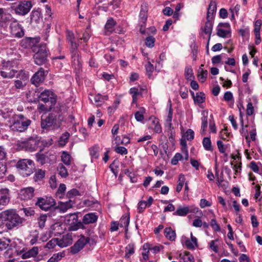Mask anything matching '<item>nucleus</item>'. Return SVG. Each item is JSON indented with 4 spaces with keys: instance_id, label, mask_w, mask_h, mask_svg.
Instances as JSON below:
<instances>
[{
    "instance_id": "obj_27",
    "label": "nucleus",
    "mask_w": 262,
    "mask_h": 262,
    "mask_svg": "<svg viewBox=\"0 0 262 262\" xmlns=\"http://www.w3.org/2000/svg\"><path fill=\"white\" fill-rule=\"evenodd\" d=\"M130 222L129 213L123 215L120 219L119 224L120 227H125V232L128 231V227Z\"/></svg>"
},
{
    "instance_id": "obj_46",
    "label": "nucleus",
    "mask_w": 262,
    "mask_h": 262,
    "mask_svg": "<svg viewBox=\"0 0 262 262\" xmlns=\"http://www.w3.org/2000/svg\"><path fill=\"white\" fill-rule=\"evenodd\" d=\"M155 42L156 39L152 35H149L145 39V45L149 48H152L155 46Z\"/></svg>"
},
{
    "instance_id": "obj_5",
    "label": "nucleus",
    "mask_w": 262,
    "mask_h": 262,
    "mask_svg": "<svg viewBox=\"0 0 262 262\" xmlns=\"http://www.w3.org/2000/svg\"><path fill=\"white\" fill-rule=\"evenodd\" d=\"M31 123L30 119L23 115L19 114L13 118V122L10 127L14 132H23L27 129Z\"/></svg>"
},
{
    "instance_id": "obj_30",
    "label": "nucleus",
    "mask_w": 262,
    "mask_h": 262,
    "mask_svg": "<svg viewBox=\"0 0 262 262\" xmlns=\"http://www.w3.org/2000/svg\"><path fill=\"white\" fill-rule=\"evenodd\" d=\"M164 235L167 239L171 241H175L176 234L171 227H166L164 229Z\"/></svg>"
},
{
    "instance_id": "obj_23",
    "label": "nucleus",
    "mask_w": 262,
    "mask_h": 262,
    "mask_svg": "<svg viewBox=\"0 0 262 262\" xmlns=\"http://www.w3.org/2000/svg\"><path fill=\"white\" fill-rule=\"evenodd\" d=\"M30 20L31 23L39 24L40 22L41 17V9L40 8L33 9L30 14Z\"/></svg>"
},
{
    "instance_id": "obj_39",
    "label": "nucleus",
    "mask_w": 262,
    "mask_h": 262,
    "mask_svg": "<svg viewBox=\"0 0 262 262\" xmlns=\"http://www.w3.org/2000/svg\"><path fill=\"white\" fill-rule=\"evenodd\" d=\"M185 77L186 80H191L194 79L192 69L190 67H186L185 68Z\"/></svg>"
},
{
    "instance_id": "obj_50",
    "label": "nucleus",
    "mask_w": 262,
    "mask_h": 262,
    "mask_svg": "<svg viewBox=\"0 0 262 262\" xmlns=\"http://www.w3.org/2000/svg\"><path fill=\"white\" fill-rule=\"evenodd\" d=\"M229 34H231V31L230 30H225L221 28L217 27L216 34L218 36L222 38H225Z\"/></svg>"
},
{
    "instance_id": "obj_4",
    "label": "nucleus",
    "mask_w": 262,
    "mask_h": 262,
    "mask_svg": "<svg viewBox=\"0 0 262 262\" xmlns=\"http://www.w3.org/2000/svg\"><path fill=\"white\" fill-rule=\"evenodd\" d=\"M35 93H36L37 97H34V102L41 101L46 103L48 102L50 103L49 106V110L54 107L57 102V95L49 90H45L43 92L39 93L35 91Z\"/></svg>"
},
{
    "instance_id": "obj_11",
    "label": "nucleus",
    "mask_w": 262,
    "mask_h": 262,
    "mask_svg": "<svg viewBox=\"0 0 262 262\" xmlns=\"http://www.w3.org/2000/svg\"><path fill=\"white\" fill-rule=\"evenodd\" d=\"M18 170L23 171L24 174L29 176L33 173L34 164L31 160L21 159L19 160L15 165Z\"/></svg>"
},
{
    "instance_id": "obj_9",
    "label": "nucleus",
    "mask_w": 262,
    "mask_h": 262,
    "mask_svg": "<svg viewBox=\"0 0 262 262\" xmlns=\"http://www.w3.org/2000/svg\"><path fill=\"white\" fill-rule=\"evenodd\" d=\"M64 222L68 226L69 231H75L80 228H84L81 221L78 220L77 213H70L65 216Z\"/></svg>"
},
{
    "instance_id": "obj_17",
    "label": "nucleus",
    "mask_w": 262,
    "mask_h": 262,
    "mask_svg": "<svg viewBox=\"0 0 262 262\" xmlns=\"http://www.w3.org/2000/svg\"><path fill=\"white\" fill-rule=\"evenodd\" d=\"M98 219V215L96 212H90L83 216L81 223H82L83 226H86L96 223Z\"/></svg>"
},
{
    "instance_id": "obj_59",
    "label": "nucleus",
    "mask_w": 262,
    "mask_h": 262,
    "mask_svg": "<svg viewBox=\"0 0 262 262\" xmlns=\"http://www.w3.org/2000/svg\"><path fill=\"white\" fill-rule=\"evenodd\" d=\"M21 210L23 211L26 216H31L35 214V211L31 207L23 208Z\"/></svg>"
},
{
    "instance_id": "obj_61",
    "label": "nucleus",
    "mask_w": 262,
    "mask_h": 262,
    "mask_svg": "<svg viewBox=\"0 0 262 262\" xmlns=\"http://www.w3.org/2000/svg\"><path fill=\"white\" fill-rule=\"evenodd\" d=\"M146 202L145 201H140L138 204V212L142 213L147 207Z\"/></svg>"
},
{
    "instance_id": "obj_44",
    "label": "nucleus",
    "mask_w": 262,
    "mask_h": 262,
    "mask_svg": "<svg viewBox=\"0 0 262 262\" xmlns=\"http://www.w3.org/2000/svg\"><path fill=\"white\" fill-rule=\"evenodd\" d=\"M73 203L72 202L71 200H70L69 201H67L65 203H61L58 209L62 211L63 212H66L68 209L72 208L73 207Z\"/></svg>"
},
{
    "instance_id": "obj_35",
    "label": "nucleus",
    "mask_w": 262,
    "mask_h": 262,
    "mask_svg": "<svg viewBox=\"0 0 262 262\" xmlns=\"http://www.w3.org/2000/svg\"><path fill=\"white\" fill-rule=\"evenodd\" d=\"M204 149L207 151H212L213 148L212 146L211 141L210 137H204L202 141Z\"/></svg>"
},
{
    "instance_id": "obj_14",
    "label": "nucleus",
    "mask_w": 262,
    "mask_h": 262,
    "mask_svg": "<svg viewBox=\"0 0 262 262\" xmlns=\"http://www.w3.org/2000/svg\"><path fill=\"white\" fill-rule=\"evenodd\" d=\"M214 19L206 18V21L205 22V26L201 27L200 30L206 34L208 35V39L207 43V53H209V42L210 39L211 35L212 32L213 26Z\"/></svg>"
},
{
    "instance_id": "obj_47",
    "label": "nucleus",
    "mask_w": 262,
    "mask_h": 262,
    "mask_svg": "<svg viewBox=\"0 0 262 262\" xmlns=\"http://www.w3.org/2000/svg\"><path fill=\"white\" fill-rule=\"evenodd\" d=\"M40 150L39 151L41 152L43 150V148L45 147H48L51 146L53 144V140L52 139H50L49 140H41L40 137Z\"/></svg>"
},
{
    "instance_id": "obj_37",
    "label": "nucleus",
    "mask_w": 262,
    "mask_h": 262,
    "mask_svg": "<svg viewBox=\"0 0 262 262\" xmlns=\"http://www.w3.org/2000/svg\"><path fill=\"white\" fill-rule=\"evenodd\" d=\"M71 155L66 151H63L61 156V161L66 165H70L71 163Z\"/></svg>"
},
{
    "instance_id": "obj_53",
    "label": "nucleus",
    "mask_w": 262,
    "mask_h": 262,
    "mask_svg": "<svg viewBox=\"0 0 262 262\" xmlns=\"http://www.w3.org/2000/svg\"><path fill=\"white\" fill-rule=\"evenodd\" d=\"M64 254L58 253L54 254L53 255L49 258L47 262H57L64 256Z\"/></svg>"
},
{
    "instance_id": "obj_41",
    "label": "nucleus",
    "mask_w": 262,
    "mask_h": 262,
    "mask_svg": "<svg viewBox=\"0 0 262 262\" xmlns=\"http://www.w3.org/2000/svg\"><path fill=\"white\" fill-rule=\"evenodd\" d=\"M179 262H194V257L190 252H187L180 257Z\"/></svg>"
},
{
    "instance_id": "obj_22",
    "label": "nucleus",
    "mask_w": 262,
    "mask_h": 262,
    "mask_svg": "<svg viewBox=\"0 0 262 262\" xmlns=\"http://www.w3.org/2000/svg\"><path fill=\"white\" fill-rule=\"evenodd\" d=\"M217 9L216 3L214 1H211L207 8L206 18L213 19Z\"/></svg>"
},
{
    "instance_id": "obj_25",
    "label": "nucleus",
    "mask_w": 262,
    "mask_h": 262,
    "mask_svg": "<svg viewBox=\"0 0 262 262\" xmlns=\"http://www.w3.org/2000/svg\"><path fill=\"white\" fill-rule=\"evenodd\" d=\"M81 229L85 230V235L86 237L90 238V242L91 241L94 242L95 239L97 237V235L95 233V226H84V228H81Z\"/></svg>"
},
{
    "instance_id": "obj_42",
    "label": "nucleus",
    "mask_w": 262,
    "mask_h": 262,
    "mask_svg": "<svg viewBox=\"0 0 262 262\" xmlns=\"http://www.w3.org/2000/svg\"><path fill=\"white\" fill-rule=\"evenodd\" d=\"M57 170L59 174L62 177L66 178L68 176V172L66 167L61 163L58 165Z\"/></svg>"
},
{
    "instance_id": "obj_7",
    "label": "nucleus",
    "mask_w": 262,
    "mask_h": 262,
    "mask_svg": "<svg viewBox=\"0 0 262 262\" xmlns=\"http://www.w3.org/2000/svg\"><path fill=\"white\" fill-rule=\"evenodd\" d=\"M40 137L38 136L31 137L25 141L20 142L18 144V146L21 149L33 151L36 150L40 147Z\"/></svg>"
},
{
    "instance_id": "obj_38",
    "label": "nucleus",
    "mask_w": 262,
    "mask_h": 262,
    "mask_svg": "<svg viewBox=\"0 0 262 262\" xmlns=\"http://www.w3.org/2000/svg\"><path fill=\"white\" fill-rule=\"evenodd\" d=\"M205 99L206 97L204 93L202 92H198L196 93L195 97L194 99V103L201 104L205 102Z\"/></svg>"
},
{
    "instance_id": "obj_36",
    "label": "nucleus",
    "mask_w": 262,
    "mask_h": 262,
    "mask_svg": "<svg viewBox=\"0 0 262 262\" xmlns=\"http://www.w3.org/2000/svg\"><path fill=\"white\" fill-rule=\"evenodd\" d=\"M145 113V109L143 107H141L139 110L135 114V118L137 121L142 122L144 120V115Z\"/></svg>"
},
{
    "instance_id": "obj_55",
    "label": "nucleus",
    "mask_w": 262,
    "mask_h": 262,
    "mask_svg": "<svg viewBox=\"0 0 262 262\" xmlns=\"http://www.w3.org/2000/svg\"><path fill=\"white\" fill-rule=\"evenodd\" d=\"M241 125V128L239 130V132L242 136H244L245 137L246 139H248L249 137L248 129L247 128L248 127V125L246 124L245 125H244V123H243V125Z\"/></svg>"
},
{
    "instance_id": "obj_48",
    "label": "nucleus",
    "mask_w": 262,
    "mask_h": 262,
    "mask_svg": "<svg viewBox=\"0 0 262 262\" xmlns=\"http://www.w3.org/2000/svg\"><path fill=\"white\" fill-rule=\"evenodd\" d=\"M47 219V215L46 214H42L38 218V225L39 229H42L45 227Z\"/></svg>"
},
{
    "instance_id": "obj_26",
    "label": "nucleus",
    "mask_w": 262,
    "mask_h": 262,
    "mask_svg": "<svg viewBox=\"0 0 262 262\" xmlns=\"http://www.w3.org/2000/svg\"><path fill=\"white\" fill-rule=\"evenodd\" d=\"M117 23L113 17H110L106 21L104 26V30L105 34H112L114 31V27Z\"/></svg>"
},
{
    "instance_id": "obj_52",
    "label": "nucleus",
    "mask_w": 262,
    "mask_h": 262,
    "mask_svg": "<svg viewBox=\"0 0 262 262\" xmlns=\"http://www.w3.org/2000/svg\"><path fill=\"white\" fill-rule=\"evenodd\" d=\"M21 46L24 48L28 49L29 48H32L34 46H32V42L31 38H26L23 39L21 41Z\"/></svg>"
},
{
    "instance_id": "obj_56",
    "label": "nucleus",
    "mask_w": 262,
    "mask_h": 262,
    "mask_svg": "<svg viewBox=\"0 0 262 262\" xmlns=\"http://www.w3.org/2000/svg\"><path fill=\"white\" fill-rule=\"evenodd\" d=\"M210 224L215 232H220L221 231V227L220 225L217 223L215 219H211Z\"/></svg>"
},
{
    "instance_id": "obj_8",
    "label": "nucleus",
    "mask_w": 262,
    "mask_h": 262,
    "mask_svg": "<svg viewBox=\"0 0 262 262\" xmlns=\"http://www.w3.org/2000/svg\"><path fill=\"white\" fill-rule=\"evenodd\" d=\"M33 7L31 1L21 0L13 4L12 9L16 15L24 16L28 14Z\"/></svg>"
},
{
    "instance_id": "obj_34",
    "label": "nucleus",
    "mask_w": 262,
    "mask_h": 262,
    "mask_svg": "<svg viewBox=\"0 0 262 262\" xmlns=\"http://www.w3.org/2000/svg\"><path fill=\"white\" fill-rule=\"evenodd\" d=\"M129 92L132 96V103H136L138 100V96L141 95L142 93L136 87L131 88Z\"/></svg>"
},
{
    "instance_id": "obj_43",
    "label": "nucleus",
    "mask_w": 262,
    "mask_h": 262,
    "mask_svg": "<svg viewBox=\"0 0 262 262\" xmlns=\"http://www.w3.org/2000/svg\"><path fill=\"white\" fill-rule=\"evenodd\" d=\"M35 157L37 162L41 165H44L47 162L48 157L45 154L37 152L35 154Z\"/></svg>"
},
{
    "instance_id": "obj_45",
    "label": "nucleus",
    "mask_w": 262,
    "mask_h": 262,
    "mask_svg": "<svg viewBox=\"0 0 262 262\" xmlns=\"http://www.w3.org/2000/svg\"><path fill=\"white\" fill-rule=\"evenodd\" d=\"M145 68L149 79H151L152 76V73L154 70V67L151 63L148 61L146 64L145 66Z\"/></svg>"
},
{
    "instance_id": "obj_6",
    "label": "nucleus",
    "mask_w": 262,
    "mask_h": 262,
    "mask_svg": "<svg viewBox=\"0 0 262 262\" xmlns=\"http://www.w3.org/2000/svg\"><path fill=\"white\" fill-rule=\"evenodd\" d=\"M36 206L38 207L41 210L45 211L49 210H55L58 209V207L56 206L55 200L51 196H43L42 197L37 198V201L35 203Z\"/></svg>"
},
{
    "instance_id": "obj_57",
    "label": "nucleus",
    "mask_w": 262,
    "mask_h": 262,
    "mask_svg": "<svg viewBox=\"0 0 262 262\" xmlns=\"http://www.w3.org/2000/svg\"><path fill=\"white\" fill-rule=\"evenodd\" d=\"M183 239H184V244L185 246L189 250H193L195 249V246L192 243L191 240H190L188 238L184 236L182 237Z\"/></svg>"
},
{
    "instance_id": "obj_24",
    "label": "nucleus",
    "mask_w": 262,
    "mask_h": 262,
    "mask_svg": "<svg viewBox=\"0 0 262 262\" xmlns=\"http://www.w3.org/2000/svg\"><path fill=\"white\" fill-rule=\"evenodd\" d=\"M201 114L202 117L201 118V134L202 135H204L206 133L205 132L208 126V111L207 110H203L202 111Z\"/></svg>"
},
{
    "instance_id": "obj_2",
    "label": "nucleus",
    "mask_w": 262,
    "mask_h": 262,
    "mask_svg": "<svg viewBox=\"0 0 262 262\" xmlns=\"http://www.w3.org/2000/svg\"><path fill=\"white\" fill-rule=\"evenodd\" d=\"M1 218L8 230L21 226L26 220L20 217L15 210H7L1 212Z\"/></svg>"
},
{
    "instance_id": "obj_3",
    "label": "nucleus",
    "mask_w": 262,
    "mask_h": 262,
    "mask_svg": "<svg viewBox=\"0 0 262 262\" xmlns=\"http://www.w3.org/2000/svg\"><path fill=\"white\" fill-rule=\"evenodd\" d=\"M32 52L34 53L33 56L35 64L38 66L49 64L48 57L50 52L46 43H40L32 48Z\"/></svg>"
},
{
    "instance_id": "obj_54",
    "label": "nucleus",
    "mask_w": 262,
    "mask_h": 262,
    "mask_svg": "<svg viewBox=\"0 0 262 262\" xmlns=\"http://www.w3.org/2000/svg\"><path fill=\"white\" fill-rule=\"evenodd\" d=\"M79 191L76 188H73L67 192V196L69 199H71L76 196L80 195Z\"/></svg>"
},
{
    "instance_id": "obj_32",
    "label": "nucleus",
    "mask_w": 262,
    "mask_h": 262,
    "mask_svg": "<svg viewBox=\"0 0 262 262\" xmlns=\"http://www.w3.org/2000/svg\"><path fill=\"white\" fill-rule=\"evenodd\" d=\"M125 257L126 259L130 258V256L135 253V246L133 243L128 244L125 247Z\"/></svg>"
},
{
    "instance_id": "obj_64",
    "label": "nucleus",
    "mask_w": 262,
    "mask_h": 262,
    "mask_svg": "<svg viewBox=\"0 0 262 262\" xmlns=\"http://www.w3.org/2000/svg\"><path fill=\"white\" fill-rule=\"evenodd\" d=\"M17 77H19L20 80L26 81L29 78L28 73H26L25 70H20L19 71Z\"/></svg>"
},
{
    "instance_id": "obj_12",
    "label": "nucleus",
    "mask_w": 262,
    "mask_h": 262,
    "mask_svg": "<svg viewBox=\"0 0 262 262\" xmlns=\"http://www.w3.org/2000/svg\"><path fill=\"white\" fill-rule=\"evenodd\" d=\"M10 32L12 36L20 38L25 35V29L17 20L12 18L9 25Z\"/></svg>"
},
{
    "instance_id": "obj_10",
    "label": "nucleus",
    "mask_w": 262,
    "mask_h": 262,
    "mask_svg": "<svg viewBox=\"0 0 262 262\" xmlns=\"http://www.w3.org/2000/svg\"><path fill=\"white\" fill-rule=\"evenodd\" d=\"M17 71L14 69L13 62L11 61H2L1 76L3 78H12Z\"/></svg>"
},
{
    "instance_id": "obj_13",
    "label": "nucleus",
    "mask_w": 262,
    "mask_h": 262,
    "mask_svg": "<svg viewBox=\"0 0 262 262\" xmlns=\"http://www.w3.org/2000/svg\"><path fill=\"white\" fill-rule=\"evenodd\" d=\"M79 238L70 248L71 253L75 254L81 250L85 245L90 244V238L86 237L83 234H80Z\"/></svg>"
},
{
    "instance_id": "obj_20",
    "label": "nucleus",
    "mask_w": 262,
    "mask_h": 262,
    "mask_svg": "<svg viewBox=\"0 0 262 262\" xmlns=\"http://www.w3.org/2000/svg\"><path fill=\"white\" fill-rule=\"evenodd\" d=\"M10 195L8 188L0 189V206L6 205L10 201Z\"/></svg>"
},
{
    "instance_id": "obj_62",
    "label": "nucleus",
    "mask_w": 262,
    "mask_h": 262,
    "mask_svg": "<svg viewBox=\"0 0 262 262\" xmlns=\"http://www.w3.org/2000/svg\"><path fill=\"white\" fill-rule=\"evenodd\" d=\"M188 89L185 86H181L179 90V94L182 99H186L188 97Z\"/></svg>"
},
{
    "instance_id": "obj_51",
    "label": "nucleus",
    "mask_w": 262,
    "mask_h": 262,
    "mask_svg": "<svg viewBox=\"0 0 262 262\" xmlns=\"http://www.w3.org/2000/svg\"><path fill=\"white\" fill-rule=\"evenodd\" d=\"M61 224L58 223H55L54 224L52 225L50 227V232H52V233L53 234L54 236L60 235L62 233L61 231L54 232V231L56 230L57 228H58V229H59L61 227Z\"/></svg>"
},
{
    "instance_id": "obj_33",
    "label": "nucleus",
    "mask_w": 262,
    "mask_h": 262,
    "mask_svg": "<svg viewBox=\"0 0 262 262\" xmlns=\"http://www.w3.org/2000/svg\"><path fill=\"white\" fill-rule=\"evenodd\" d=\"M189 212V207L187 206L181 207H179L177 210L173 213V215H178L184 216L186 215Z\"/></svg>"
},
{
    "instance_id": "obj_16",
    "label": "nucleus",
    "mask_w": 262,
    "mask_h": 262,
    "mask_svg": "<svg viewBox=\"0 0 262 262\" xmlns=\"http://www.w3.org/2000/svg\"><path fill=\"white\" fill-rule=\"evenodd\" d=\"M34 190L32 187L23 188L18 192V198L21 200H30L34 195Z\"/></svg>"
},
{
    "instance_id": "obj_1",
    "label": "nucleus",
    "mask_w": 262,
    "mask_h": 262,
    "mask_svg": "<svg viewBox=\"0 0 262 262\" xmlns=\"http://www.w3.org/2000/svg\"><path fill=\"white\" fill-rule=\"evenodd\" d=\"M63 106V104L59 103L56 108H54L47 115L41 116L40 126L43 130L48 132L60 127L64 120V116L61 112V107Z\"/></svg>"
},
{
    "instance_id": "obj_31",
    "label": "nucleus",
    "mask_w": 262,
    "mask_h": 262,
    "mask_svg": "<svg viewBox=\"0 0 262 262\" xmlns=\"http://www.w3.org/2000/svg\"><path fill=\"white\" fill-rule=\"evenodd\" d=\"M70 136V134L68 132L63 133L59 138V145L61 147H64L68 143Z\"/></svg>"
},
{
    "instance_id": "obj_19",
    "label": "nucleus",
    "mask_w": 262,
    "mask_h": 262,
    "mask_svg": "<svg viewBox=\"0 0 262 262\" xmlns=\"http://www.w3.org/2000/svg\"><path fill=\"white\" fill-rule=\"evenodd\" d=\"M12 18L11 17V15L5 13L3 9L0 8V27L1 28H6L8 26V23L11 22Z\"/></svg>"
},
{
    "instance_id": "obj_63",
    "label": "nucleus",
    "mask_w": 262,
    "mask_h": 262,
    "mask_svg": "<svg viewBox=\"0 0 262 262\" xmlns=\"http://www.w3.org/2000/svg\"><path fill=\"white\" fill-rule=\"evenodd\" d=\"M182 159V155L179 152H177L175 154L174 157L172 158V159L171 160V163L173 165H176L178 163L179 161L181 160Z\"/></svg>"
},
{
    "instance_id": "obj_29",
    "label": "nucleus",
    "mask_w": 262,
    "mask_h": 262,
    "mask_svg": "<svg viewBox=\"0 0 262 262\" xmlns=\"http://www.w3.org/2000/svg\"><path fill=\"white\" fill-rule=\"evenodd\" d=\"M203 67H204V64H201L197 74L198 80L201 83H204L206 80L208 75L207 71L206 70H204L203 69Z\"/></svg>"
},
{
    "instance_id": "obj_15",
    "label": "nucleus",
    "mask_w": 262,
    "mask_h": 262,
    "mask_svg": "<svg viewBox=\"0 0 262 262\" xmlns=\"http://www.w3.org/2000/svg\"><path fill=\"white\" fill-rule=\"evenodd\" d=\"M45 79V71L42 68H40L31 77L30 81L32 84L38 86Z\"/></svg>"
},
{
    "instance_id": "obj_21",
    "label": "nucleus",
    "mask_w": 262,
    "mask_h": 262,
    "mask_svg": "<svg viewBox=\"0 0 262 262\" xmlns=\"http://www.w3.org/2000/svg\"><path fill=\"white\" fill-rule=\"evenodd\" d=\"M148 5L144 3L141 5V10L139 15V22H143V25L146 23L147 20Z\"/></svg>"
},
{
    "instance_id": "obj_18",
    "label": "nucleus",
    "mask_w": 262,
    "mask_h": 262,
    "mask_svg": "<svg viewBox=\"0 0 262 262\" xmlns=\"http://www.w3.org/2000/svg\"><path fill=\"white\" fill-rule=\"evenodd\" d=\"M72 60V64L75 69L80 70L82 68V63L80 61L81 58L80 52H74L70 53Z\"/></svg>"
},
{
    "instance_id": "obj_40",
    "label": "nucleus",
    "mask_w": 262,
    "mask_h": 262,
    "mask_svg": "<svg viewBox=\"0 0 262 262\" xmlns=\"http://www.w3.org/2000/svg\"><path fill=\"white\" fill-rule=\"evenodd\" d=\"M99 146L98 145H95L89 148L90 154L92 158L94 159H98L99 157Z\"/></svg>"
},
{
    "instance_id": "obj_49",
    "label": "nucleus",
    "mask_w": 262,
    "mask_h": 262,
    "mask_svg": "<svg viewBox=\"0 0 262 262\" xmlns=\"http://www.w3.org/2000/svg\"><path fill=\"white\" fill-rule=\"evenodd\" d=\"M45 177V170L39 169L36 171L34 176L35 181H40Z\"/></svg>"
},
{
    "instance_id": "obj_60",
    "label": "nucleus",
    "mask_w": 262,
    "mask_h": 262,
    "mask_svg": "<svg viewBox=\"0 0 262 262\" xmlns=\"http://www.w3.org/2000/svg\"><path fill=\"white\" fill-rule=\"evenodd\" d=\"M57 243V238H53L46 244L45 248L49 249H53L56 246Z\"/></svg>"
},
{
    "instance_id": "obj_58",
    "label": "nucleus",
    "mask_w": 262,
    "mask_h": 262,
    "mask_svg": "<svg viewBox=\"0 0 262 262\" xmlns=\"http://www.w3.org/2000/svg\"><path fill=\"white\" fill-rule=\"evenodd\" d=\"M254 113V107L253 106L251 100L249 99L248 104L247 105L246 114L248 116H251Z\"/></svg>"
},
{
    "instance_id": "obj_28",
    "label": "nucleus",
    "mask_w": 262,
    "mask_h": 262,
    "mask_svg": "<svg viewBox=\"0 0 262 262\" xmlns=\"http://www.w3.org/2000/svg\"><path fill=\"white\" fill-rule=\"evenodd\" d=\"M38 253V247H33L32 249L24 253L21 255L23 259H27L31 257H35Z\"/></svg>"
}]
</instances>
